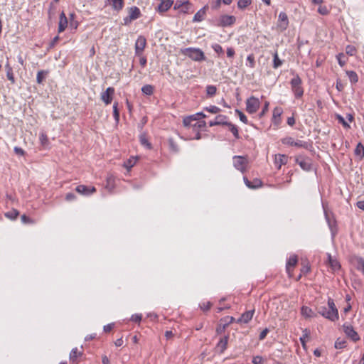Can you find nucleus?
<instances>
[{"label": "nucleus", "instance_id": "nucleus-51", "mask_svg": "<svg viewBox=\"0 0 364 364\" xmlns=\"http://www.w3.org/2000/svg\"><path fill=\"white\" fill-rule=\"evenodd\" d=\"M205 109L212 114H217L220 111V109L216 106H210L209 107H205Z\"/></svg>", "mask_w": 364, "mask_h": 364}, {"label": "nucleus", "instance_id": "nucleus-13", "mask_svg": "<svg viewBox=\"0 0 364 364\" xmlns=\"http://www.w3.org/2000/svg\"><path fill=\"white\" fill-rule=\"evenodd\" d=\"M283 113V109L280 107H276L273 110L272 122L276 127H279L281 124V116Z\"/></svg>", "mask_w": 364, "mask_h": 364}, {"label": "nucleus", "instance_id": "nucleus-5", "mask_svg": "<svg viewBox=\"0 0 364 364\" xmlns=\"http://www.w3.org/2000/svg\"><path fill=\"white\" fill-rule=\"evenodd\" d=\"M260 102L258 98L251 97L247 100L246 110L250 114L255 113L259 108Z\"/></svg>", "mask_w": 364, "mask_h": 364}, {"label": "nucleus", "instance_id": "nucleus-2", "mask_svg": "<svg viewBox=\"0 0 364 364\" xmlns=\"http://www.w3.org/2000/svg\"><path fill=\"white\" fill-rule=\"evenodd\" d=\"M181 53L194 61L200 62L205 60L204 53L199 48H186L181 50Z\"/></svg>", "mask_w": 364, "mask_h": 364}, {"label": "nucleus", "instance_id": "nucleus-4", "mask_svg": "<svg viewBox=\"0 0 364 364\" xmlns=\"http://www.w3.org/2000/svg\"><path fill=\"white\" fill-rule=\"evenodd\" d=\"M291 90L294 94L295 97L300 98L303 96L304 90L301 87V79L298 75H295L291 79Z\"/></svg>", "mask_w": 364, "mask_h": 364}, {"label": "nucleus", "instance_id": "nucleus-6", "mask_svg": "<svg viewBox=\"0 0 364 364\" xmlns=\"http://www.w3.org/2000/svg\"><path fill=\"white\" fill-rule=\"evenodd\" d=\"M343 329L346 336L351 339L353 342H357L360 339L358 333L355 331L350 324L344 323L343 325Z\"/></svg>", "mask_w": 364, "mask_h": 364}, {"label": "nucleus", "instance_id": "nucleus-64", "mask_svg": "<svg viewBox=\"0 0 364 364\" xmlns=\"http://www.w3.org/2000/svg\"><path fill=\"white\" fill-rule=\"evenodd\" d=\"M235 50L232 48H228L227 49V55L228 58H232L235 55Z\"/></svg>", "mask_w": 364, "mask_h": 364}, {"label": "nucleus", "instance_id": "nucleus-29", "mask_svg": "<svg viewBox=\"0 0 364 364\" xmlns=\"http://www.w3.org/2000/svg\"><path fill=\"white\" fill-rule=\"evenodd\" d=\"M139 141L141 145L146 146L147 149H151V145L149 142L145 134H141L139 136Z\"/></svg>", "mask_w": 364, "mask_h": 364}, {"label": "nucleus", "instance_id": "nucleus-19", "mask_svg": "<svg viewBox=\"0 0 364 364\" xmlns=\"http://www.w3.org/2000/svg\"><path fill=\"white\" fill-rule=\"evenodd\" d=\"M173 1L172 0H164L158 6L156 11L159 13H164L168 11L173 5Z\"/></svg>", "mask_w": 364, "mask_h": 364}, {"label": "nucleus", "instance_id": "nucleus-15", "mask_svg": "<svg viewBox=\"0 0 364 364\" xmlns=\"http://www.w3.org/2000/svg\"><path fill=\"white\" fill-rule=\"evenodd\" d=\"M245 184L250 189H256L262 187V182L259 178H255L252 181H250L247 177L243 178Z\"/></svg>", "mask_w": 364, "mask_h": 364}, {"label": "nucleus", "instance_id": "nucleus-20", "mask_svg": "<svg viewBox=\"0 0 364 364\" xmlns=\"http://www.w3.org/2000/svg\"><path fill=\"white\" fill-rule=\"evenodd\" d=\"M133 21L139 18L141 16V11L136 6H132L129 9V15Z\"/></svg>", "mask_w": 364, "mask_h": 364}, {"label": "nucleus", "instance_id": "nucleus-56", "mask_svg": "<svg viewBox=\"0 0 364 364\" xmlns=\"http://www.w3.org/2000/svg\"><path fill=\"white\" fill-rule=\"evenodd\" d=\"M269 105V102H265L264 107H263L262 112L259 114V117H262L266 114V112L268 111Z\"/></svg>", "mask_w": 364, "mask_h": 364}, {"label": "nucleus", "instance_id": "nucleus-45", "mask_svg": "<svg viewBox=\"0 0 364 364\" xmlns=\"http://www.w3.org/2000/svg\"><path fill=\"white\" fill-rule=\"evenodd\" d=\"M39 139H40V141H41V144L43 145V146H46L48 144V136L47 135L42 132L40 134V136H39Z\"/></svg>", "mask_w": 364, "mask_h": 364}, {"label": "nucleus", "instance_id": "nucleus-60", "mask_svg": "<svg viewBox=\"0 0 364 364\" xmlns=\"http://www.w3.org/2000/svg\"><path fill=\"white\" fill-rule=\"evenodd\" d=\"M299 164L304 170H309V164L307 162L304 161H301L299 162Z\"/></svg>", "mask_w": 364, "mask_h": 364}, {"label": "nucleus", "instance_id": "nucleus-16", "mask_svg": "<svg viewBox=\"0 0 364 364\" xmlns=\"http://www.w3.org/2000/svg\"><path fill=\"white\" fill-rule=\"evenodd\" d=\"M328 260L326 264L329 266L332 272H336L341 268L338 261L333 257L330 254H327Z\"/></svg>", "mask_w": 364, "mask_h": 364}, {"label": "nucleus", "instance_id": "nucleus-30", "mask_svg": "<svg viewBox=\"0 0 364 364\" xmlns=\"http://www.w3.org/2000/svg\"><path fill=\"white\" fill-rule=\"evenodd\" d=\"M235 321L232 316H226L220 320V323L223 324V330L225 329L228 325Z\"/></svg>", "mask_w": 364, "mask_h": 364}, {"label": "nucleus", "instance_id": "nucleus-33", "mask_svg": "<svg viewBox=\"0 0 364 364\" xmlns=\"http://www.w3.org/2000/svg\"><path fill=\"white\" fill-rule=\"evenodd\" d=\"M6 68L7 69V71H6L7 78L9 80H10L12 84H14L15 82V80H14L12 68L9 66V63H7L6 65Z\"/></svg>", "mask_w": 364, "mask_h": 364}, {"label": "nucleus", "instance_id": "nucleus-7", "mask_svg": "<svg viewBox=\"0 0 364 364\" xmlns=\"http://www.w3.org/2000/svg\"><path fill=\"white\" fill-rule=\"evenodd\" d=\"M282 142L284 144L294 146L296 147H301L304 149H308L309 147L308 142L301 140L295 141L292 137L290 136L282 139Z\"/></svg>", "mask_w": 364, "mask_h": 364}, {"label": "nucleus", "instance_id": "nucleus-12", "mask_svg": "<svg viewBox=\"0 0 364 364\" xmlns=\"http://www.w3.org/2000/svg\"><path fill=\"white\" fill-rule=\"evenodd\" d=\"M236 18L234 16L223 15L220 17L219 26L226 27L232 26L235 23Z\"/></svg>", "mask_w": 364, "mask_h": 364}, {"label": "nucleus", "instance_id": "nucleus-34", "mask_svg": "<svg viewBox=\"0 0 364 364\" xmlns=\"http://www.w3.org/2000/svg\"><path fill=\"white\" fill-rule=\"evenodd\" d=\"M346 74L350 80V81L353 83H355L358 80V75L354 71H346Z\"/></svg>", "mask_w": 364, "mask_h": 364}, {"label": "nucleus", "instance_id": "nucleus-23", "mask_svg": "<svg viewBox=\"0 0 364 364\" xmlns=\"http://www.w3.org/2000/svg\"><path fill=\"white\" fill-rule=\"evenodd\" d=\"M82 352L78 350L77 348H73L70 353V360L73 363H77L78 358L81 357Z\"/></svg>", "mask_w": 364, "mask_h": 364}, {"label": "nucleus", "instance_id": "nucleus-53", "mask_svg": "<svg viewBox=\"0 0 364 364\" xmlns=\"http://www.w3.org/2000/svg\"><path fill=\"white\" fill-rule=\"evenodd\" d=\"M212 48L214 50L215 52H216L217 53H223V48L221 47L220 45L218 44V43H215V44H213L212 45Z\"/></svg>", "mask_w": 364, "mask_h": 364}, {"label": "nucleus", "instance_id": "nucleus-10", "mask_svg": "<svg viewBox=\"0 0 364 364\" xmlns=\"http://www.w3.org/2000/svg\"><path fill=\"white\" fill-rule=\"evenodd\" d=\"M289 26V19L287 15L284 12H281L279 14L277 28L280 30V31H285Z\"/></svg>", "mask_w": 364, "mask_h": 364}, {"label": "nucleus", "instance_id": "nucleus-52", "mask_svg": "<svg viewBox=\"0 0 364 364\" xmlns=\"http://www.w3.org/2000/svg\"><path fill=\"white\" fill-rule=\"evenodd\" d=\"M264 362V359L260 355H256L252 358V363L253 364H262Z\"/></svg>", "mask_w": 364, "mask_h": 364}, {"label": "nucleus", "instance_id": "nucleus-47", "mask_svg": "<svg viewBox=\"0 0 364 364\" xmlns=\"http://www.w3.org/2000/svg\"><path fill=\"white\" fill-rule=\"evenodd\" d=\"M235 112L238 114L240 119L244 123V124H248V120L247 117L239 109H236Z\"/></svg>", "mask_w": 364, "mask_h": 364}, {"label": "nucleus", "instance_id": "nucleus-40", "mask_svg": "<svg viewBox=\"0 0 364 364\" xmlns=\"http://www.w3.org/2000/svg\"><path fill=\"white\" fill-rule=\"evenodd\" d=\"M113 115H114L115 122L117 123H118L119 120V112L118 110V103L117 102H114L113 105Z\"/></svg>", "mask_w": 364, "mask_h": 364}, {"label": "nucleus", "instance_id": "nucleus-21", "mask_svg": "<svg viewBox=\"0 0 364 364\" xmlns=\"http://www.w3.org/2000/svg\"><path fill=\"white\" fill-rule=\"evenodd\" d=\"M208 9V6H205L203 8L200 9L193 16V21L195 22L202 21L205 15L206 9Z\"/></svg>", "mask_w": 364, "mask_h": 364}, {"label": "nucleus", "instance_id": "nucleus-32", "mask_svg": "<svg viewBox=\"0 0 364 364\" xmlns=\"http://www.w3.org/2000/svg\"><path fill=\"white\" fill-rule=\"evenodd\" d=\"M346 346V341L341 338H337L335 342L334 347L336 349H343Z\"/></svg>", "mask_w": 364, "mask_h": 364}, {"label": "nucleus", "instance_id": "nucleus-1", "mask_svg": "<svg viewBox=\"0 0 364 364\" xmlns=\"http://www.w3.org/2000/svg\"><path fill=\"white\" fill-rule=\"evenodd\" d=\"M318 313L329 319L331 321H335L338 319V311L335 305L333 300L331 298L328 299V308L326 306H321L318 308Z\"/></svg>", "mask_w": 364, "mask_h": 364}, {"label": "nucleus", "instance_id": "nucleus-63", "mask_svg": "<svg viewBox=\"0 0 364 364\" xmlns=\"http://www.w3.org/2000/svg\"><path fill=\"white\" fill-rule=\"evenodd\" d=\"M269 330L267 328L264 329L259 334V340H263L267 336Z\"/></svg>", "mask_w": 364, "mask_h": 364}, {"label": "nucleus", "instance_id": "nucleus-24", "mask_svg": "<svg viewBox=\"0 0 364 364\" xmlns=\"http://www.w3.org/2000/svg\"><path fill=\"white\" fill-rule=\"evenodd\" d=\"M288 161V157L285 155L278 154L275 156V164L279 168H281L282 165L286 164Z\"/></svg>", "mask_w": 364, "mask_h": 364}, {"label": "nucleus", "instance_id": "nucleus-57", "mask_svg": "<svg viewBox=\"0 0 364 364\" xmlns=\"http://www.w3.org/2000/svg\"><path fill=\"white\" fill-rule=\"evenodd\" d=\"M337 119L340 123L343 124V126L346 128H349V124L346 122L344 118L341 115H337Z\"/></svg>", "mask_w": 364, "mask_h": 364}, {"label": "nucleus", "instance_id": "nucleus-14", "mask_svg": "<svg viewBox=\"0 0 364 364\" xmlns=\"http://www.w3.org/2000/svg\"><path fill=\"white\" fill-rule=\"evenodd\" d=\"M76 191L82 195L89 196L96 191L95 187H87L85 185H79L75 188Z\"/></svg>", "mask_w": 364, "mask_h": 364}, {"label": "nucleus", "instance_id": "nucleus-61", "mask_svg": "<svg viewBox=\"0 0 364 364\" xmlns=\"http://www.w3.org/2000/svg\"><path fill=\"white\" fill-rule=\"evenodd\" d=\"M131 320L134 322H139L141 320V314L132 315Z\"/></svg>", "mask_w": 364, "mask_h": 364}, {"label": "nucleus", "instance_id": "nucleus-50", "mask_svg": "<svg viewBox=\"0 0 364 364\" xmlns=\"http://www.w3.org/2000/svg\"><path fill=\"white\" fill-rule=\"evenodd\" d=\"M194 121L193 119V117L191 116H188L186 117H185L183 120V125L185 127H189V126H191V122Z\"/></svg>", "mask_w": 364, "mask_h": 364}, {"label": "nucleus", "instance_id": "nucleus-22", "mask_svg": "<svg viewBox=\"0 0 364 364\" xmlns=\"http://www.w3.org/2000/svg\"><path fill=\"white\" fill-rule=\"evenodd\" d=\"M226 117L224 115H218L214 121L210 122V127H213L215 125H226L228 122L225 121Z\"/></svg>", "mask_w": 364, "mask_h": 364}, {"label": "nucleus", "instance_id": "nucleus-54", "mask_svg": "<svg viewBox=\"0 0 364 364\" xmlns=\"http://www.w3.org/2000/svg\"><path fill=\"white\" fill-rule=\"evenodd\" d=\"M318 12L321 15H326L328 14V10L326 6H320Z\"/></svg>", "mask_w": 364, "mask_h": 364}, {"label": "nucleus", "instance_id": "nucleus-46", "mask_svg": "<svg viewBox=\"0 0 364 364\" xmlns=\"http://www.w3.org/2000/svg\"><path fill=\"white\" fill-rule=\"evenodd\" d=\"M346 52L348 55L353 56L355 54L356 49L353 46L348 45L346 48Z\"/></svg>", "mask_w": 364, "mask_h": 364}, {"label": "nucleus", "instance_id": "nucleus-9", "mask_svg": "<svg viewBox=\"0 0 364 364\" xmlns=\"http://www.w3.org/2000/svg\"><path fill=\"white\" fill-rule=\"evenodd\" d=\"M114 89L112 87H107L106 90L101 93V100L105 105H109L113 99Z\"/></svg>", "mask_w": 364, "mask_h": 364}, {"label": "nucleus", "instance_id": "nucleus-11", "mask_svg": "<svg viewBox=\"0 0 364 364\" xmlns=\"http://www.w3.org/2000/svg\"><path fill=\"white\" fill-rule=\"evenodd\" d=\"M298 262V258L296 255H291L287 262L286 270L289 277L293 276V269Z\"/></svg>", "mask_w": 364, "mask_h": 364}, {"label": "nucleus", "instance_id": "nucleus-28", "mask_svg": "<svg viewBox=\"0 0 364 364\" xmlns=\"http://www.w3.org/2000/svg\"><path fill=\"white\" fill-rule=\"evenodd\" d=\"M114 187V178L113 176L110 175L107 178V184L105 188L108 189L109 191H112Z\"/></svg>", "mask_w": 364, "mask_h": 364}, {"label": "nucleus", "instance_id": "nucleus-37", "mask_svg": "<svg viewBox=\"0 0 364 364\" xmlns=\"http://www.w3.org/2000/svg\"><path fill=\"white\" fill-rule=\"evenodd\" d=\"M19 213L17 210L13 209L5 213V216L9 219L14 220L17 218Z\"/></svg>", "mask_w": 364, "mask_h": 364}, {"label": "nucleus", "instance_id": "nucleus-42", "mask_svg": "<svg viewBox=\"0 0 364 364\" xmlns=\"http://www.w3.org/2000/svg\"><path fill=\"white\" fill-rule=\"evenodd\" d=\"M136 161V159L131 158L124 162V166L127 170H129L132 167L134 166Z\"/></svg>", "mask_w": 364, "mask_h": 364}, {"label": "nucleus", "instance_id": "nucleus-62", "mask_svg": "<svg viewBox=\"0 0 364 364\" xmlns=\"http://www.w3.org/2000/svg\"><path fill=\"white\" fill-rule=\"evenodd\" d=\"M14 150V152L18 155L23 156L25 154V151L21 148L18 147V146H15Z\"/></svg>", "mask_w": 364, "mask_h": 364}, {"label": "nucleus", "instance_id": "nucleus-25", "mask_svg": "<svg viewBox=\"0 0 364 364\" xmlns=\"http://www.w3.org/2000/svg\"><path fill=\"white\" fill-rule=\"evenodd\" d=\"M301 313L305 318H311L316 316L312 309L308 306H303Z\"/></svg>", "mask_w": 364, "mask_h": 364}, {"label": "nucleus", "instance_id": "nucleus-39", "mask_svg": "<svg viewBox=\"0 0 364 364\" xmlns=\"http://www.w3.org/2000/svg\"><path fill=\"white\" fill-rule=\"evenodd\" d=\"M282 65V61L279 58L278 54L276 52L274 54V59H273V68L277 69L279 66Z\"/></svg>", "mask_w": 364, "mask_h": 364}, {"label": "nucleus", "instance_id": "nucleus-27", "mask_svg": "<svg viewBox=\"0 0 364 364\" xmlns=\"http://www.w3.org/2000/svg\"><path fill=\"white\" fill-rule=\"evenodd\" d=\"M116 11H120L124 6V0H111L109 2Z\"/></svg>", "mask_w": 364, "mask_h": 364}, {"label": "nucleus", "instance_id": "nucleus-49", "mask_svg": "<svg viewBox=\"0 0 364 364\" xmlns=\"http://www.w3.org/2000/svg\"><path fill=\"white\" fill-rule=\"evenodd\" d=\"M247 62L249 63V66L251 68H255V57L253 55V54H250L247 56Z\"/></svg>", "mask_w": 364, "mask_h": 364}, {"label": "nucleus", "instance_id": "nucleus-18", "mask_svg": "<svg viewBox=\"0 0 364 364\" xmlns=\"http://www.w3.org/2000/svg\"><path fill=\"white\" fill-rule=\"evenodd\" d=\"M255 310H250L242 314L240 318L237 319V323H247L252 318Z\"/></svg>", "mask_w": 364, "mask_h": 364}, {"label": "nucleus", "instance_id": "nucleus-44", "mask_svg": "<svg viewBox=\"0 0 364 364\" xmlns=\"http://www.w3.org/2000/svg\"><path fill=\"white\" fill-rule=\"evenodd\" d=\"M217 91L216 87L214 85H208L206 87L207 95L209 96H213L215 95Z\"/></svg>", "mask_w": 364, "mask_h": 364}, {"label": "nucleus", "instance_id": "nucleus-36", "mask_svg": "<svg viewBox=\"0 0 364 364\" xmlns=\"http://www.w3.org/2000/svg\"><path fill=\"white\" fill-rule=\"evenodd\" d=\"M47 73H48L44 70H40L38 72L37 77H36V81L38 84H41L43 82Z\"/></svg>", "mask_w": 364, "mask_h": 364}, {"label": "nucleus", "instance_id": "nucleus-8", "mask_svg": "<svg viewBox=\"0 0 364 364\" xmlns=\"http://www.w3.org/2000/svg\"><path fill=\"white\" fill-rule=\"evenodd\" d=\"M146 45V38L142 36H139L135 43V55L137 56H141L142 54V52L144 51L145 47Z\"/></svg>", "mask_w": 364, "mask_h": 364}, {"label": "nucleus", "instance_id": "nucleus-26", "mask_svg": "<svg viewBox=\"0 0 364 364\" xmlns=\"http://www.w3.org/2000/svg\"><path fill=\"white\" fill-rule=\"evenodd\" d=\"M228 342V338L227 336H225L220 340L217 345V348L220 351V353H223L224 350L227 348Z\"/></svg>", "mask_w": 364, "mask_h": 364}, {"label": "nucleus", "instance_id": "nucleus-3", "mask_svg": "<svg viewBox=\"0 0 364 364\" xmlns=\"http://www.w3.org/2000/svg\"><path fill=\"white\" fill-rule=\"evenodd\" d=\"M249 161L247 156H234L232 157L233 166L241 173H245L247 169Z\"/></svg>", "mask_w": 364, "mask_h": 364}, {"label": "nucleus", "instance_id": "nucleus-55", "mask_svg": "<svg viewBox=\"0 0 364 364\" xmlns=\"http://www.w3.org/2000/svg\"><path fill=\"white\" fill-rule=\"evenodd\" d=\"M212 304L210 301H208L206 303H203L200 305V309L203 310V311H208L210 309Z\"/></svg>", "mask_w": 364, "mask_h": 364}, {"label": "nucleus", "instance_id": "nucleus-43", "mask_svg": "<svg viewBox=\"0 0 364 364\" xmlns=\"http://www.w3.org/2000/svg\"><path fill=\"white\" fill-rule=\"evenodd\" d=\"M336 58H337L338 64L341 67H343L346 64V58L345 54L339 53V54L337 55Z\"/></svg>", "mask_w": 364, "mask_h": 364}, {"label": "nucleus", "instance_id": "nucleus-38", "mask_svg": "<svg viewBox=\"0 0 364 364\" xmlns=\"http://www.w3.org/2000/svg\"><path fill=\"white\" fill-rule=\"evenodd\" d=\"M252 3V0H239L237 2V6L240 9L247 8Z\"/></svg>", "mask_w": 364, "mask_h": 364}, {"label": "nucleus", "instance_id": "nucleus-59", "mask_svg": "<svg viewBox=\"0 0 364 364\" xmlns=\"http://www.w3.org/2000/svg\"><path fill=\"white\" fill-rule=\"evenodd\" d=\"M170 148L172 151L177 152L178 151L177 145L174 143L173 139H169Z\"/></svg>", "mask_w": 364, "mask_h": 364}, {"label": "nucleus", "instance_id": "nucleus-41", "mask_svg": "<svg viewBox=\"0 0 364 364\" xmlns=\"http://www.w3.org/2000/svg\"><path fill=\"white\" fill-rule=\"evenodd\" d=\"M226 125L229 127V129L230 131L233 134V135L236 137V138H238L239 137V134H238V129L236 127L235 125L232 124V123L230 122H227L226 123Z\"/></svg>", "mask_w": 364, "mask_h": 364}, {"label": "nucleus", "instance_id": "nucleus-31", "mask_svg": "<svg viewBox=\"0 0 364 364\" xmlns=\"http://www.w3.org/2000/svg\"><path fill=\"white\" fill-rule=\"evenodd\" d=\"M355 154L360 156L361 159L364 156V146L360 142H359L356 146Z\"/></svg>", "mask_w": 364, "mask_h": 364}, {"label": "nucleus", "instance_id": "nucleus-48", "mask_svg": "<svg viewBox=\"0 0 364 364\" xmlns=\"http://www.w3.org/2000/svg\"><path fill=\"white\" fill-rule=\"evenodd\" d=\"M191 4L189 1H184L183 6L181 9V12L184 13V14L188 13V10L191 9Z\"/></svg>", "mask_w": 364, "mask_h": 364}, {"label": "nucleus", "instance_id": "nucleus-17", "mask_svg": "<svg viewBox=\"0 0 364 364\" xmlns=\"http://www.w3.org/2000/svg\"><path fill=\"white\" fill-rule=\"evenodd\" d=\"M68 21L65 14L62 11L59 16L58 33L64 31L68 26Z\"/></svg>", "mask_w": 364, "mask_h": 364}, {"label": "nucleus", "instance_id": "nucleus-35", "mask_svg": "<svg viewBox=\"0 0 364 364\" xmlns=\"http://www.w3.org/2000/svg\"><path fill=\"white\" fill-rule=\"evenodd\" d=\"M141 91L144 94L146 95H151L154 92V87L151 85H146L142 87Z\"/></svg>", "mask_w": 364, "mask_h": 364}, {"label": "nucleus", "instance_id": "nucleus-58", "mask_svg": "<svg viewBox=\"0 0 364 364\" xmlns=\"http://www.w3.org/2000/svg\"><path fill=\"white\" fill-rule=\"evenodd\" d=\"M191 117H193V119L194 121H197L200 118H204L205 117V114H204L203 112H198L195 114H193V115H191Z\"/></svg>", "mask_w": 364, "mask_h": 364}]
</instances>
